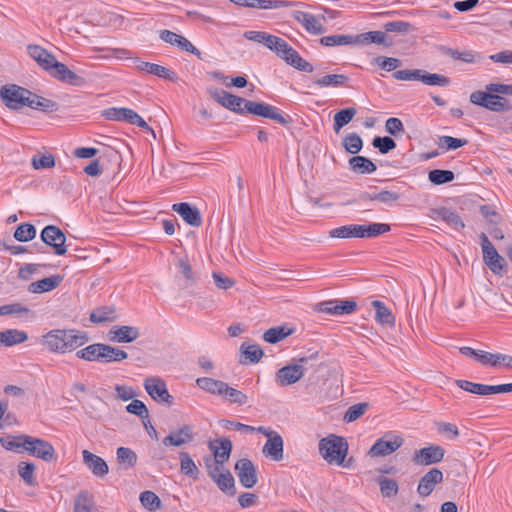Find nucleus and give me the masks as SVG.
Wrapping results in <instances>:
<instances>
[{
  "label": "nucleus",
  "mask_w": 512,
  "mask_h": 512,
  "mask_svg": "<svg viewBox=\"0 0 512 512\" xmlns=\"http://www.w3.org/2000/svg\"><path fill=\"white\" fill-rule=\"evenodd\" d=\"M0 97L3 103L13 110L30 107L31 109L43 112H53L58 109L56 102L15 84L3 86L0 89Z\"/></svg>",
  "instance_id": "f257e3e1"
},
{
  "label": "nucleus",
  "mask_w": 512,
  "mask_h": 512,
  "mask_svg": "<svg viewBox=\"0 0 512 512\" xmlns=\"http://www.w3.org/2000/svg\"><path fill=\"white\" fill-rule=\"evenodd\" d=\"M87 341L86 334L76 329H54L41 338V344L47 350L59 354L72 352Z\"/></svg>",
  "instance_id": "f03ea898"
},
{
  "label": "nucleus",
  "mask_w": 512,
  "mask_h": 512,
  "mask_svg": "<svg viewBox=\"0 0 512 512\" xmlns=\"http://www.w3.org/2000/svg\"><path fill=\"white\" fill-rule=\"evenodd\" d=\"M318 448L320 455L328 464H336L345 468L351 466L352 459L346 461L348 443L343 437L330 434L319 441Z\"/></svg>",
  "instance_id": "7ed1b4c3"
},
{
  "label": "nucleus",
  "mask_w": 512,
  "mask_h": 512,
  "mask_svg": "<svg viewBox=\"0 0 512 512\" xmlns=\"http://www.w3.org/2000/svg\"><path fill=\"white\" fill-rule=\"evenodd\" d=\"M257 432L267 437L262 453L274 461H281L284 456V441L282 436L270 427L259 426Z\"/></svg>",
  "instance_id": "20e7f679"
},
{
  "label": "nucleus",
  "mask_w": 512,
  "mask_h": 512,
  "mask_svg": "<svg viewBox=\"0 0 512 512\" xmlns=\"http://www.w3.org/2000/svg\"><path fill=\"white\" fill-rule=\"evenodd\" d=\"M470 102L494 112L507 111L511 108L508 99L488 91L479 90L471 93Z\"/></svg>",
  "instance_id": "39448f33"
},
{
  "label": "nucleus",
  "mask_w": 512,
  "mask_h": 512,
  "mask_svg": "<svg viewBox=\"0 0 512 512\" xmlns=\"http://www.w3.org/2000/svg\"><path fill=\"white\" fill-rule=\"evenodd\" d=\"M25 452L30 456L43 460L44 462H52L56 460V451L53 445L41 438L29 435L24 442Z\"/></svg>",
  "instance_id": "423d86ee"
},
{
  "label": "nucleus",
  "mask_w": 512,
  "mask_h": 512,
  "mask_svg": "<svg viewBox=\"0 0 512 512\" xmlns=\"http://www.w3.org/2000/svg\"><path fill=\"white\" fill-rule=\"evenodd\" d=\"M244 111L274 120L282 125H286L290 122L289 117H285L277 107L264 102L246 100Z\"/></svg>",
  "instance_id": "0eeeda50"
},
{
  "label": "nucleus",
  "mask_w": 512,
  "mask_h": 512,
  "mask_svg": "<svg viewBox=\"0 0 512 512\" xmlns=\"http://www.w3.org/2000/svg\"><path fill=\"white\" fill-rule=\"evenodd\" d=\"M480 240L485 264L494 274L500 275L506 264L505 259L499 255L485 233H481Z\"/></svg>",
  "instance_id": "6e6552de"
},
{
  "label": "nucleus",
  "mask_w": 512,
  "mask_h": 512,
  "mask_svg": "<svg viewBox=\"0 0 512 512\" xmlns=\"http://www.w3.org/2000/svg\"><path fill=\"white\" fill-rule=\"evenodd\" d=\"M403 443L404 440L401 436L386 434L372 445L368 454L371 457H384L395 452Z\"/></svg>",
  "instance_id": "1a4fd4ad"
},
{
  "label": "nucleus",
  "mask_w": 512,
  "mask_h": 512,
  "mask_svg": "<svg viewBox=\"0 0 512 512\" xmlns=\"http://www.w3.org/2000/svg\"><path fill=\"white\" fill-rule=\"evenodd\" d=\"M41 240L48 246L53 248L56 255H64L67 252L66 235L63 231L55 226L48 225L41 231Z\"/></svg>",
  "instance_id": "9d476101"
},
{
  "label": "nucleus",
  "mask_w": 512,
  "mask_h": 512,
  "mask_svg": "<svg viewBox=\"0 0 512 512\" xmlns=\"http://www.w3.org/2000/svg\"><path fill=\"white\" fill-rule=\"evenodd\" d=\"M306 358H300L296 363L286 365L276 373V380L281 386H288L299 381L305 373L304 363Z\"/></svg>",
  "instance_id": "9b49d317"
},
{
  "label": "nucleus",
  "mask_w": 512,
  "mask_h": 512,
  "mask_svg": "<svg viewBox=\"0 0 512 512\" xmlns=\"http://www.w3.org/2000/svg\"><path fill=\"white\" fill-rule=\"evenodd\" d=\"M209 95L221 106L236 113H244L246 99L217 88L208 89Z\"/></svg>",
  "instance_id": "f8f14e48"
},
{
  "label": "nucleus",
  "mask_w": 512,
  "mask_h": 512,
  "mask_svg": "<svg viewBox=\"0 0 512 512\" xmlns=\"http://www.w3.org/2000/svg\"><path fill=\"white\" fill-rule=\"evenodd\" d=\"M144 388L153 400L164 402L168 405L173 403V397L169 394L165 381L160 377L152 376L146 378L144 380Z\"/></svg>",
  "instance_id": "ddd939ff"
},
{
  "label": "nucleus",
  "mask_w": 512,
  "mask_h": 512,
  "mask_svg": "<svg viewBox=\"0 0 512 512\" xmlns=\"http://www.w3.org/2000/svg\"><path fill=\"white\" fill-rule=\"evenodd\" d=\"M445 456V449L440 445H430L419 450L413 454V462L416 465L428 466L439 463Z\"/></svg>",
  "instance_id": "4468645a"
},
{
  "label": "nucleus",
  "mask_w": 512,
  "mask_h": 512,
  "mask_svg": "<svg viewBox=\"0 0 512 512\" xmlns=\"http://www.w3.org/2000/svg\"><path fill=\"white\" fill-rule=\"evenodd\" d=\"M357 309V303L353 300H329L317 304V311L330 315L352 314Z\"/></svg>",
  "instance_id": "2eb2a0df"
},
{
  "label": "nucleus",
  "mask_w": 512,
  "mask_h": 512,
  "mask_svg": "<svg viewBox=\"0 0 512 512\" xmlns=\"http://www.w3.org/2000/svg\"><path fill=\"white\" fill-rule=\"evenodd\" d=\"M235 472L245 488H252L257 484V469L251 460L247 458L238 460L235 464Z\"/></svg>",
  "instance_id": "dca6fc26"
},
{
  "label": "nucleus",
  "mask_w": 512,
  "mask_h": 512,
  "mask_svg": "<svg viewBox=\"0 0 512 512\" xmlns=\"http://www.w3.org/2000/svg\"><path fill=\"white\" fill-rule=\"evenodd\" d=\"M195 438L193 427L191 425H183L182 427L171 431L163 438L162 444L166 447H182L191 443Z\"/></svg>",
  "instance_id": "f3484780"
},
{
  "label": "nucleus",
  "mask_w": 512,
  "mask_h": 512,
  "mask_svg": "<svg viewBox=\"0 0 512 512\" xmlns=\"http://www.w3.org/2000/svg\"><path fill=\"white\" fill-rule=\"evenodd\" d=\"M292 17L310 34L321 35L326 32L324 25L311 13L296 10L292 12Z\"/></svg>",
  "instance_id": "a211bd4d"
},
{
  "label": "nucleus",
  "mask_w": 512,
  "mask_h": 512,
  "mask_svg": "<svg viewBox=\"0 0 512 512\" xmlns=\"http://www.w3.org/2000/svg\"><path fill=\"white\" fill-rule=\"evenodd\" d=\"M134 65L135 69H137L140 72L155 75L169 81H175L177 79V75L175 72L155 63L142 61L139 58H136L134 59Z\"/></svg>",
  "instance_id": "6ab92c4d"
},
{
  "label": "nucleus",
  "mask_w": 512,
  "mask_h": 512,
  "mask_svg": "<svg viewBox=\"0 0 512 512\" xmlns=\"http://www.w3.org/2000/svg\"><path fill=\"white\" fill-rule=\"evenodd\" d=\"M442 481V471L438 468H432L421 477L417 487V492L420 496L427 497L434 491L436 485Z\"/></svg>",
  "instance_id": "aec40b11"
},
{
  "label": "nucleus",
  "mask_w": 512,
  "mask_h": 512,
  "mask_svg": "<svg viewBox=\"0 0 512 512\" xmlns=\"http://www.w3.org/2000/svg\"><path fill=\"white\" fill-rule=\"evenodd\" d=\"M27 52L29 56L34 59L42 69L49 73L58 62L53 54L39 45H29L27 47Z\"/></svg>",
  "instance_id": "412c9836"
},
{
  "label": "nucleus",
  "mask_w": 512,
  "mask_h": 512,
  "mask_svg": "<svg viewBox=\"0 0 512 512\" xmlns=\"http://www.w3.org/2000/svg\"><path fill=\"white\" fill-rule=\"evenodd\" d=\"M279 57L283 59L287 64L291 65L299 71L307 73L313 72L312 64L303 59L300 54L288 43Z\"/></svg>",
  "instance_id": "4be33fe9"
},
{
  "label": "nucleus",
  "mask_w": 512,
  "mask_h": 512,
  "mask_svg": "<svg viewBox=\"0 0 512 512\" xmlns=\"http://www.w3.org/2000/svg\"><path fill=\"white\" fill-rule=\"evenodd\" d=\"M140 336L135 326H114L108 333V338L114 343H131Z\"/></svg>",
  "instance_id": "5701e85b"
},
{
  "label": "nucleus",
  "mask_w": 512,
  "mask_h": 512,
  "mask_svg": "<svg viewBox=\"0 0 512 512\" xmlns=\"http://www.w3.org/2000/svg\"><path fill=\"white\" fill-rule=\"evenodd\" d=\"M235 5L256 9H278L295 5L287 0H230Z\"/></svg>",
  "instance_id": "b1692460"
},
{
  "label": "nucleus",
  "mask_w": 512,
  "mask_h": 512,
  "mask_svg": "<svg viewBox=\"0 0 512 512\" xmlns=\"http://www.w3.org/2000/svg\"><path fill=\"white\" fill-rule=\"evenodd\" d=\"M172 209L178 213L187 224L193 227L201 226L202 218L198 208L191 206L189 203L182 202L173 204Z\"/></svg>",
  "instance_id": "393cba45"
},
{
  "label": "nucleus",
  "mask_w": 512,
  "mask_h": 512,
  "mask_svg": "<svg viewBox=\"0 0 512 512\" xmlns=\"http://www.w3.org/2000/svg\"><path fill=\"white\" fill-rule=\"evenodd\" d=\"M82 456L84 464L88 467L93 475L97 477H104L108 474L109 468L103 458L93 454L88 450H83Z\"/></svg>",
  "instance_id": "a878e982"
},
{
  "label": "nucleus",
  "mask_w": 512,
  "mask_h": 512,
  "mask_svg": "<svg viewBox=\"0 0 512 512\" xmlns=\"http://www.w3.org/2000/svg\"><path fill=\"white\" fill-rule=\"evenodd\" d=\"M209 449L213 452L214 459L218 462H226L229 460L232 451V442L228 438L216 439L209 444Z\"/></svg>",
  "instance_id": "bb28decb"
},
{
  "label": "nucleus",
  "mask_w": 512,
  "mask_h": 512,
  "mask_svg": "<svg viewBox=\"0 0 512 512\" xmlns=\"http://www.w3.org/2000/svg\"><path fill=\"white\" fill-rule=\"evenodd\" d=\"M62 280V276L52 275L50 277H46L41 280L32 282L28 286V291L35 294L49 292L57 288L61 284Z\"/></svg>",
  "instance_id": "cd10ccee"
},
{
  "label": "nucleus",
  "mask_w": 512,
  "mask_h": 512,
  "mask_svg": "<svg viewBox=\"0 0 512 512\" xmlns=\"http://www.w3.org/2000/svg\"><path fill=\"white\" fill-rule=\"evenodd\" d=\"M196 385L207 393L221 397L226 382L209 377H200L196 379Z\"/></svg>",
  "instance_id": "c85d7f7f"
},
{
  "label": "nucleus",
  "mask_w": 512,
  "mask_h": 512,
  "mask_svg": "<svg viewBox=\"0 0 512 512\" xmlns=\"http://www.w3.org/2000/svg\"><path fill=\"white\" fill-rule=\"evenodd\" d=\"M363 231H362V225H344L341 227L334 228L329 231V236L331 238H340V239H347V238H362Z\"/></svg>",
  "instance_id": "c756f323"
},
{
  "label": "nucleus",
  "mask_w": 512,
  "mask_h": 512,
  "mask_svg": "<svg viewBox=\"0 0 512 512\" xmlns=\"http://www.w3.org/2000/svg\"><path fill=\"white\" fill-rule=\"evenodd\" d=\"M372 306L376 310L375 319L381 325L393 327L395 325V317L392 311L381 301L374 300Z\"/></svg>",
  "instance_id": "7c9ffc66"
},
{
  "label": "nucleus",
  "mask_w": 512,
  "mask_h": 512,
  "mask_svg": "<svg viewBox=\"0 0 512 512\" xmlns=\"http://www.w3.org/2000/svg\"><path fill=\"white\" fill-rule=\"evenodd\" d=\"M103 343H94L76 352V356L89 362L102 363Z\"/></svg>",
  "instance_id": "2f4dec72"
},
{
  "label": "nucleus",
  "mask_w": 512,
  "mask_h": 512,
  "mask_svg": "<svg viewBox=\"0 0 512 512\" xmlns=\"http://www.w3.org/2000/svg\"><path fill=\"white\" fill-rule=\"evenodd\" d=\"M74 512H100L94 506L92 494L88 491H80L74 500Z\"/></svg>",
  "instance_id": "473e14b6"
},
{
  "label": "nucleus",
  "mask_w": 512,
  "mask_h": 512,
  "mask_svg": "<svg viewBox=\"0 0 512 512\" xmlns=\"http://www.w3.org/2000/svg\"><path fill=\"white\" fill-rule=\"evenodd\" d=\"M349 166L352 171L359 174H371L377 170V166L364 156H354L350 158Z\"/></svg>",
  "instance_id": "72a5a7b5"
},
{
  "label": "nucleus",
  "mask_w": 512,
  "mask_h": 512,
  "mask_svg": "<svg viewBox=\"0 0 512 512\" xmlns=\"http://www.w3.org/2000/svg\"><path fill=\"white\" fill-rule=\"evenodd\" d=\"M29 438V435L21 434L17 436L7 435L0 438V444L3 448L9 451L21 453L25 451L24 442Z\"/></svg>",
  "instance_id": "f704fd0d"
},
{
  "label": "nucleus",
  "mask_w": 512,
  "mask_h": 512,
  "mask_svg": "<svg viewBox=\"0 0 512 512\" xmlns=\"http://www.w3.org/2000/svg\"><path fill=\"white\" fill-rule=\"evenodd\" d=\"M443 52L454 60H459L468 64L476 63L482 59L479 53L472 50L460 51L457 49L446 48Z\"/></svg>",
  "instance_id": "c9c22d12"
},
{
  "label": "nucleus",
  "mask_w": 512,
  "mask_h": 512,
  "mask_svg": "<svg viewBox=\"0 0 512 512\" xmlns=\"http://www.w3.org/2000/svg\"><path fill=\"white\" fill-rule=\"evenodd\" d=\"M386 38V34L383 31H369L354 36L355 45L376 43L389 46L390 43H386Z\"/></svg>",
  "instance_id": "e433bc0d"
},
{
  "label": "nucleus",
  "mask_w": 512,
  "mask_h": 512,
  "mask_svg": "<svg viewBox=\"0 0 512 512\" xmlns=\"http://www.w3.org/2000/svg\"><path fill=\"white\" fill-rule=\"evenodd\" d=\"M127 357L128 354L124 350L108 344H103L102 364L120 362L127 359Z\"/></svg>",
  "instance_id": "4c0bfd02"
},
{
  "label": "nucleus",
  "mask_w": 512,
  "mask_h": 512,
  "mask_svg": "<svg viewBox=\"0 0 512 512\" xmlns=\"http://www.w3.org/2000/svg\"><path fill=\"white\" fill-rule=\"evenodd\" d=\"M419 81L429 86L447 87L450 85V79L442 74L429 73L426 70H422L419 74Z\"/></svg>",
  "instance_id": "58836bf2"
},
{
  "label": "nucleus",
  "mask_w": 512,
  "mask_h": 512,
  "mask_svg": "<svg viewBox=\"0 0 512 512\" xmlns=\"http://www.w3.org/2000/svg\"><path fill=\"white\" fill-rule=\"evenodd\" d=\"M181 472L193 479H197L199 471L191 456L187 452L179 453Z\"/></svg>",
  "instance_id": "ea45409f"
},
{
  "label": "nucleus",
  "mask_w": 512,
  "mask_h": 512,
  "mask_svg": "<svg viewBox=\"0 0 512 512\" xmlns=\"http://www.w3.org/2000/svg\"><path fill=\"white\" fill-rule=\"evenodd\" d=\"M348 77L343 74H327L321 78L315 79L314 83L321 87H340L345 85Z\"/></svg>",
  "instance_id": "a19ab883"
},
{
  "label": "nucleus",
  "mask_w": 512,
  "mask_h": 512,
  "mask_svg": "<svg viewBox=\"0 0 512 512\" xmlns=\"http://www.w3.org/2000/svg\"><path fill=\"white\" fill-rule=\"evenodd\" d=\"M357 114V110L355 108H346L338 111L334 115V131L338 133L345 125L350 123L354 116Z\"/></svg>",
  "instance_id": "79ce46f5"
},
{
  "label": "nucleus",
  "mask_w": 512,
  "mask_h": 512,
  "mask_svg": "<svg viewBox=\"0 0 512 512\" xmlns=\"http://www.w3.org/2000/svg\"><path fill=\"white\" fill-rule=\"evenodd\" d=\"M116 456L118 463L126 469L134 467L138 459L136 453L128 447H119Z\"/></svg>",
  "instance_id": "37998d69"
},
{
  "label": "nucleus",
  "mask_w": 512,
  "mask_h": 512,
  "mask_svg": "<svg viewBox=\"0 0 512 512\" xmlns=\"http://www.w3.org/2000/svg\"><path fill=\"white\" fill-rule=\"evenodd\" d=\"M221 398L239 406L245 405L248 402V396L245 393L230 387L227 383Z\"/></svg>",
  "instance_id": "c03bdc74"
},
{
  "label": "nucleus",
  "mask_w": 512,
  "mask_h": 512,
  "mask_svg": "<svg viewBox=\"0 0 512 512\" xmlns=\"http://www.w3.org/2000/svg\"><path fill=\"white\" fill-rule=\"evenodd\" d=\"M292 332V329H286L282 326L272 327L265 331L263 339L268 343L276 344L291 335Z\"/></svg>",
  "instance_id": "a18cd8bd"
},
{
  "label": "nucleus",
  "mask_w": 512,
  "mask_h": 512,
  "mask_svg": "<svg viewBox=\"0 0 512 512\" xmlns=\"http://www.w3.org/2000/svg\"><path fill=\"white\" fill-rule=\"evenodd\" d=\"M320 44L326 47L355 45L353 35H330L320 38Z\"/></svg>",
  "instance_id": "49530a36"
},
{
  "label": "nucleus",
  "mask_w": 512,
  "mask_h": 512,
  "mask_svg": "<svg viewBox=\"0 0 512 512\" xmlns=\"http://www.w3.org/2000/svg\"><path fill=\"white\" fill-rule=\"evenodd\" d=\"M214 482L222 492L232 496L235 495V480L229 470H225L222 475H218Z\"/></svg>",
  "instance_id": "de8ad7c7"
},
{
  "label": "nucleus",
  "mask_w": 512,
  "mask_h": 512,
  "mask_svg": "<svg viewBox=\"0 0 512 512\" xmlns=\"http://www.w3.org/2000/svg\"><path fill=\"white\" fill-rule=\"evenodd\" d=\"M377 483L383 497L391 498L397 495L399 486L396 480L381 476L377 479Z\"/></svg>",
  "instance_id": "09e8293b"
},
{
  "label": "nucleus",
  "mask_w": 512,
  "mask_h": 512,
  "mask_svg": "<svg viewBox=\"0 0 512 512\" xmlns=\"http://www.w3.org/2000/svg\"><path fill=\"white\" fill-rule=\"evenodd\" d=\"M177 267L180 270V273L183 275L186 286H192L196 282V274L194 273L192 266L189 263L187 257H181L177 259L176 262Z\"/></svg>",
  "instance_id": "8fccbe9b"
},
{
  "label": "nucleus",
  "mask_w": 512,
  "mask_h": 512,
  "mask_svg": "<svg viewBox=\"0 0 512 512\" xmlns=\"http://www.w3.org/2000/svg\"><path fill=\"white\" fill-rule=\"evenodd\" d=\"M342 145L348 153L357 154L363 147V141L357 133L353 132L343 138Z\"/></svg>",
  "instance_id": "3c124183"
},
{
  "label": "nucleus",
  "mask_w": 512,
  "mask_h": 512,
  "mask_svg": "<svg viewBox=\"0 0 512 512\" xmlns=\"http://www.w3.org/2000/svg\"><path fill=\"white\" fill-rule=\"evenodd\" d=\"M438 215L443 221L447 222L449 225H451L454 229L458 231L462 230L465 227V224L460 218V216L447 208L439 209Z\"/></svg>",
  "instance_id": "603ef678"
},
{
  "label": "nucleus",
  "mask_w": 512,
  "mask_h": 512,
  "mask_svg": "<svg viewBox=\"0 0 512 512\" xmlns=\"http://www.w3.org/2000/svg\"><path fill=\"white\" fill-rule=\"evenodd\" d=\"M454 178L455 175L451 170L434 169L431 170L428 174L429 181L435 185H442L452 182Z\"/></svg>",
  "instance_id": "864d4df0"
},
{
  "label": "nucleus",
  "mask_w": 512,
  "mask_h": 512,
  "mask_svg": "<svg viewBox=\"0 0 512 512\" xmlns=\"http://www.w3.org/2000/svg\"><path fill=\"white\" fill-rule=\"evenodd\" d=\"M121 121H125V122H128V123L132 124V125H136L138 127L146 129L148 131H151V133L155 137L154 131L149 127L147 122L140 115H138V113H136L132 109H129V108H125L124 109Z\"/></svg>",
  "instance_id": "5fc2aeb1"
},
{
  "label": "nucleus",
  "mask_w": 512,
  "mask_h": 512,
  "mask_svg": "<svg viewBox=\"0 0 512 512\" xmlns=\"http://www.w3.org/2000/svg\"><path fill=\"white\" fill-rule=\"evenodd\" d=\"M36 236V228L30 223L20 224L15 232L14 238L19 242H27L34 239Z\"/></svg>",
  "instance_id": "6e6d98bb"
},
{
  "label": "nucleus",
  "mask_w": 512,
  "mask_h": 512,
  "mask_svg": "<svg viewBox=\"0 0 512 512\" xmlns=\"http://www.w3.org/2000/svg\"><path fill=\"white\" fill-rule=\"evenodd\" d=\"M34 472L35 465L33 463L22 461L18 464V474L28 486L36 485Z\"/></svg>",
  "instance_id": "4d7b16f0"
},
{
  "label": "nucleus",
  "mask_w": 512,
  "mask_h": 512,
  "mask_svg": "<svg viewBox=\"0 0 512 512\" xmlns=\"http://www.w3.org/2000/svg\"><path fill=\"white\" fill-rule=\"evenodd\" d=\"M115 319V310L111 307H100L90 314V320L93 323L110 322Z\"/></svg>",
  "instance_id": "13d9d810"
},
{
  "label": "nucleus",
  "mask_w": 512,
  "mask_h": 512,
  "mask_svg": "<svg viewBox=\"0 0 512 512\" xmlns=\"http://www.w3.org/2000/svg\"><path fill=\"white\" fill-rule=\"evenodd\" d=\"M4 339V346H12L20 344L28 339L27 334L24 331L17 329H8L2 332Z\"/></svg>",
  "instance_id": "bf43d9fd"
},
{
  "label": "nucleus",
  "mask_w": 512,
  "mask_h": 512,
  "mask_svg": "<svg viewBox=\"0 0 512 512\" xmlns=\"http://www.w3.org/2000/svg\"><path fill=\"white\" fill-rule=\"evenodd\" d=\"M141 504L149 511H156L161 508L160 498L152 491H144L140 494Z\"/></svg>",
  "instance_id": "052dcab7"
},
{
  "label": "nucleus",
  "mask_w": 512,
  "mask_h": 512,
  "mask_svg": "<svg viewBox=\"0 0 512 512\" xmlns=\"http://www.w3.org/2000/svg\"><path fill=\"white\" fill-rule=\"evenodd\" d=\"M362 238H373L390 231V226L384 223H371L362 225Z\"/></svg>",
  "instance_id": "680f3d73"
},
{
  "label": "nucleus",
  "mask_w": 512,
  "mask_h": 512,
  "mask_svg": "<svg viewBox=\"0 0 512 512\" xmlns=\"http://www.w3.org/2000/svg\"><path fill=\"white\" fill-rule=\"evenodd\" d=\"M362 238H373L390 231V226L384 223H371L362 225Z\"/></svg>",
  "instance_id": "e2e57ef3"
},
{
  "label": "nucleus",
  "mask_w": 512,
  "mask_h": 512,
  "mask_svg": "<svg viewBox=\"0 0 512 512\" xmlns=\"http://www.w3.org/2000/svg\"><path fill=\"white\" fill-rule=\"evenodd\" d=\"M455 383L464 391L477 395H487L488 385L474 383L468 380H456Z\"/></svg>",
  "instance_id": "0e129e2a"
},
{
  "label": "nucleus",
  "mask_w": 512,
  "mask_h": 512,
  "mask_svg": "<svg viewBox=\"0 0 512 512\" xmlns=\"http://www.w3.org/2000/svg\"><path fill=\"white\" fill-rule=\"evenodd\" d=\"M262 44L280 56L283 49L286 48L287 42L282 38L266 33Z\"/></svg>",
  "instance_id": "69168bd1"
},
{
  "label": "nucleus",
  "mask_w": 512,
  "mask_h": 512,
  "mask_svg": "<svg viewBox=\"0 0 512 512\" xmlns=\"http://www.w3.org/2000/svg\"><path fill=\"white\" fill-rule=\"evenodd\" d=\"M241 350L251 363H257L263 356V350L256 344L243 343Z\"/></svg>",
  "instance_id": "338daca9"
},
{
  "label": "nucleus",
  "mask_w": 512,
  "mask_h": 512,
  "mask_svg": "<svg viewBox=\"0 0 512 512\" xmlns=\"http://www.w3.org/2000/svg\"><path fill=\"white\" fill-rule=\"evenodd\" d=\"M367 408V403L354 404L347 409L343 420L347 423L353 422L360 418L366 412Z\"/></svg>",
  "instance_id": "774afa93"
}]
</instances>
